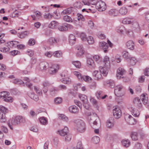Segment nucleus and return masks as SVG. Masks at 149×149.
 Segmentation results:
<instances>
[{
    "label": "nucleus",
    "mask_w": 149,
    "mask_h": 149,
    "mask_svg": "<svg viewBox=\"0 0 149 149\" xmlns=\"http://www.w3.org/2000/svg\"><path fill=\"white\" fill-rule=\"evenodd\" d=\"M19 12H17L16 11L13 12L10 15V16L12 17H17L19 15Z\"/></svg>",
    "instance_id": "0e129e2a"
},
{
    "label": "nucleus",
    "mask_w": 149,
    "mask_h": 149,
    "mask_svg": "<svg viewBox=\"0 0 149 149\" xmlns=\"http://www.w3.org/2000/svg\"><path fill=\"white\" fill-rule=\"evenodd\" d=\"M97 118L96 116H94L93 115H91L89 120L90 123V124L92 123L94 125H97Z\"/></svg>",
    "instance_id": "6ab92c4d"
},
{
    "label": "nucleus",
    "mask_w": 149,
    "mask_h": 149,
    "mask_svg": "<svg viewBox=\"0 0 149 149\" xmlns=\"http://www.w3.org/2000/svg\"><path fill=\"white\" fill-rule=\"evenodd\" d=\"M19 44V42L17 41H12L8 42V46L11 48L16 47L17 45Z\"/></svg>",
    "instance_id": "a878e982"
},
{
    "label": "nucleus",
    "mask_w": 149,
    "mask_h": 149,
    "mask_svg": "<svg viewBox=\"0 0 149 149\" xmlns=\"http://www.w3.org/2000/svg\"><path fill=\"white\" fill-rule=\"evenodd\" d=\"M59 41V39L57 38H54L52 37L49 39V42L51 45L55 44L58 43Z\"/></svg>",
    "instance_id": "bb28decb"
},
{
    "label": "nucleus",
    "mask_w": 149,
    "mask_h": 149,
    "mask_svg": "<svg viewBox=\"0 0 149 149\" xmlns=\"http://www.w3.org/2000/svg\"><path fill=\"white\" fill-rule=\"evenodd\" d=\"M100 141V139L98 136H94L92 139V142L95 144L98 143Z\"/></svg>",
    "instance_id": "09e8293b"
},
{
    "label": "nucleus",
    "mask_w": 149,
    "mask_h": 149,
    "mask_svg": "<svg viewBox=\"0 0 149 149\" xmlns=\"http://www.w3.org/2000/svg\"><path fill=\"white\" fill-rule=\"evenodd\" d=\"M75 126L77 130L81 133L84 132L86 129V126L84 122L81 120L77 119L74 120Z\"/></svg>",
    "instance_id": "7ed1b4c3"
},
{
    "label": "nucleus",
    "mask_w": 149,
    "mask_h": 149,
    "mask_svg": "<svg viewBox=\"0 0 149 149\" xmlns=\"http://www.w3.org/2000/svg\"><path fill=\"white\" fill-rule=\"evenodd\" d=\"M103 92L102 91H97L96 93V96L98 99H101V96L102 95Z\"/></svg>",
    "instance_id": "bf43d9fd"
},
{
    "label": "nucleus",
    "mask_w": 149,
    "mask_h": 149,
    "mask_svg": "<svg viewBox=\"0 0 149 149\" xmlns=\"http://www.w3.org/2000/svg\"><path fill=\"white\" fill-rule=\"evenodd\" d=\"M87 63L88 66L91 69L95 68V65L93 61L91 58H88L87 60Z\"/></svg>",
    "instance_id": "412c9836"
},
{
    "label": "nucleus",
    "mask_w": 149,
    "mask_h": 149,
    "mask_svg": "<svg viewBox=\"0 0 149 149\" xmlns=\"http://www.w3.org/2000/svg\"><path fill=\"white\" fill-rule=\"evenodd\" d=\"M127 61L130 63V65H135L137 62V60L134 57H130L127 60Z\"/></svg>",
    "instance_id": "c756f323"
},
{
    "label": "nucleus",
    "mask_w": 149,
    "mask_h": 149,
    "mask_svg": "<svg viewBox=\"0 0 149 149\" xmlns=\"http://www.w3.org/2000/svg\"><path fill=\"white\" fill-rule=\"evenodd\" d=\"M95 7L100 11H105L107 8L106 4L102 1L98 2L95 6Z\"/></svg>",
    "instance_id": "39448f33"
},
{
    "label": "nucleus",
    "mask_w": 149,
    "mask_h": 149,
    "mask_svg": "<svg viewBox=\"0 0 149 149\" xmlns=\"http://www.w3.org/2000/svg\"><path fill=\"white\" fill-rule=\"evenodd\" d=\"M132 28L134 30L136 31L137 32H139L140 30V28L138 23L137 22H135L132 23Z\"/></svg>",
    "instance_id": "f8f14e48"
},
{
    "label": "nucleus",
    "mask_w": 149,
    "mask_h": 149,
    "mask_svg": "<svg viewBox=\"0 0 149 149\" xmlns=\"http://www.w3.org/2000/svg\"><path fill=\"white\" fill-rule=\"evenodd\" d=\"M54 101L56 104H59L62 102V99L61 97H57L54 99Z\"/></svg>",
    "instance_id": "5fc2aeb1"
},
{
    "label": "nucleus",
    "mask_w": 149,
    "mask_h": 149,
    "mask_svg": "<svg viewBox=\"0 0 149 149\" xmlns=\"http://www.w3.org/2000/svg\"><path fill=\"white\" fill-rule=\"evenodd\" d=\"M6 121L5 114L4 113H0V122L4 123Z\"/></svg>",
    "instance_id": "f704fd0d"
},
{
    "label": "nucleus",
    "mask_w": 149,
    "mask_h": 149,
    "mask_svg": "<svg viewBox=\"0 0 149 149\" xmlns=\"http://www.w3.org/2000/svg\"><path fill=\"white\" fill-rule=\"evenodd\" d=\"M69 111L72 113H75L79 112V109L78 107L75 105L71 106L69 108Z\"/></svg>",
    "instance_id": "5701e85b"
},
{
    "label": "nucleus",
    "mask_w": 149,
    "mask_h": 149,
    "mask_svg": "<svg viewBox=\"0 0 149 149\" xmlns=\"http://www.w3.org/2000/svg\"><path fill=\"white\" fill-rule=\"evenodd\" d=\"M89 2L88 1L87 2L86 1H83L82 2L85 5H89L90 3L93 5H95L97 4L98 1V0H89Z\"/></svg>",
    "instance_id": "4be33fe9"
},
{
    "label": "nucleus",
    "mask_w": 149,
    "mask_h": 149,
    "mask_svg": "<svg viewBox=\"0 0 149 149\" xmlns=\"http://www.w3.org/2000/svg\"><path fill=\"white\" fill-rule=\"evenodd\" d=\"M131 111L132 114L135 117H137L140 114L139 111L136 109H133Z\"/></svg>",
    "instance_id": "58836bf2"
},
{
    "label": "nucleus",
    "mask_w": 149,
    "mask_h": 149,
    "mask_svg": "<svg viewBox=\"0 0 149 149\" xmlns=\"http://www.w3.org/2000/svg\"><path fill=\"white\" fill-rule=\"evenodd\" d=\"M54 57L60 58L62 56V53L60 51H56L53 53Z\"/></svg>",
    "instance_id": "c03bdc74"
},
{
    "label": "nucleus",
    "mask_w": 149,
    "mask_h": 149,
    "mask_svg": "<svg viewBox=\"0 0 149 149\" xmlns=\"http://www.w3.org/2000/svg\"><path fill=\"white\" fill-rule=\"evenodd\" d=\"M122 143L123 145L125 147H129L130 144V141L128 139H123L122 141Z\"/></svg>",
    "instance_id": "72a5a7b5"
},
{
    "label": "nucleus",
    "mask_w": 149,
    "mask_h": 149,
    "mask_svg": "<svg viewBox=\"0 0 149 149\" xmlns=\"http://www.w3.org/2000/svg\"><path fill=\"white\" fill-rule=\"evenodd\" d=\"M64 136H65V141L66 142H68L71 140V139L72 136L70 134L68 133L67 134H66V135Z\"/></svg>",
    "instance_id": "603ef678"
},
{
    "label": "nucleus",
    "mask_w": 149,
    "mask_h": 149,
    "mask_svg": "<svg viewBox=\"0 0 149 149\" xmlns=\"http://www.w3.org/2000/svg\"><path fill=\"white\" fill-rule=\"evenodd\" d=\"M125 90L124 87L121 85H118L115 87L114 93L118 97H121L123 95V92Z\"/></svg>",
    "instance_id": "20e7f679"
},
{
    "label": "nucleus",
    "mask_w": 149,
    "mask_h": 149,
    "mask_svg": "<svg viewBox=\"0 0 149 149\" xmlns=\"http://www.w3.org/2000/svg\"><path fill=\"white\" fill-rule=\"evenodd\" d=\"M63 19L65 21L68 22H72V18L69 16L65 15L63 17Z\"/></svg>",
    "instance_id": "a18cd8bd"
},
{
    "label": "nucleus",
    "mask_w": 149,
    "mask_h": 149,
    "mask_svg": "<svg viewBox=\"0 0 149 149\" xmlns=\"http://www.w3.org/2000/svg\"><path fill=\"white\" fill-rule=\"evenodd\" d=\"M29 34V32L28 31H25L22 32L17 33V36L18 37L21 39L24 38L28 36Z\"/></svg>",
    "instance_id": "dca6fc26"
},
{
    "label": "nucleus",
    "mask_w": 149,
    "mask_h": 149,
    "mask_svg": "<svg viewBox=\"0 0 149 149\" xmlns=\"http://www.w3.org/2000/svg\"><path fill=\"white\" fill-rule=\"evenodd\" d=\"M36 43L35 40L33 38L30 39L28 41V45L30 46L34 45Z\"/></svg>",
    "instance_id": "13d9d810"
},
{
    "label": "nucleus",
    "mask_w": 149,
    "mask_h": 149,
    "mask_svg": "<svg viewBox=\"0 0 149 149\" xmlns=\"http://www.w3.org/2000/svg\"><path fill=\"white\" fill-rule=\"evenodd\" d=\"M91 78L88 76L82 75L81 76V78L80 80L81 81L84 80L86 81H89V80H91Z\"/></svg>",
    "instance_id": "8fccbe9b"
},
{
    "label": "nucleus",
    "mask_w": 149,
    "mask_h": 149,
    "mask_svg": "<svg viewBox=\"0 0 149 149\" xmlns=\"http://www.w3.org/2000/svg\"><path fill=\"white\" fill-rule=\"evenodd\" d=\"M12 82L14 84H24V82L22 80L17 79L13 80Z\"/></svg>",
    "instance_id": "37998d69"
},
{
    "label": "nucleus",
    "mask_w": 149,
    "mask_h": 149,
    "mask_svg": "<svg viewBox=\"0 0 149 149\" xmlns=\"http://www.w3.org/2000/svg\"><path fill=\"white\" fill-rule=\"evenodd\" d=\"M72 64L77 68H79L81 66V63L79 61H76L72 62Z\"/></svg>",
    "instance_id": "052dcab7"
},
{
    "label": "nucleus",
    "mask_w": 149,
    "mask_h": 149,
    "mask_svg": "<svg viewBox=\"0 0 149 149\" xmlns=\"http://www.w3.org/2000/svg\"><path fill=\"white\" fill-rule=\"evenodd\" d=\"M58 29L60 31L64 32L67 31V27L65 25V23L60 25L58 26Z\"/></svg>",
    "instance_id": "393cba45"
},
{
    "label": "nucleus",
    "mask_w": 149,
    "mask_h": 149,
    "mask_svg": "<svg viewBox=\"0 0 149 149\" xmlns=\"http://www.w3.org/2000/svg\"><path fill=\"white\" fill-rule=\"evenodd\" d=\"M83 147L81 141H79L77 144L76 148L73 147V149H83Z\"/></svg>",
    "instance_id": "49530a36"
},
{
    "label": "nucleus",
    "mask_w": 149,
    "mask_h": 149,
    "mask_svg": "<svg viewBox=\"0 0 149 149\" xmlns=\"http://www.w3.org/2000/svg\"><path fill=\"white\" fill-rule=\"evenodd\" d=\"M103 62L104 65V66L103 67H106L108 70L110 68V63L109 58L107 56H106L105 57L104 59Z\"/></svg>",
    "instance_id": "4468645a"
},
{
    "label": "nucleus",
    "mask_w": 149,
    "mask_h": 149,
    "mask_svg": "<svg viewBox=\"0 0 149 149\" xmlns=\"http://www.w3.org/2000/svg\"><path fill=\"white\" fill-rule=\"evenodd\" d=\"M126 45L127 48L128 49L133 50L134 49V42L132 40H130L127 42L126 43Z\"/></svg>",
    "instance_id": "f3484780"
},
{
    "label": "nucleus",
    "mask_w": 149,
    "mask_h": 149,
    "mask_svg": "<svg viewBox=\"0 0 149 149\" xmlns=\"http://www.w3.org/2000/svg\"><path fill=\"white\" fill-rule=\"evenodd\" d=\"M127 12V9L125 7L121 8L119 10V13L121 15H125Z\"/></svg>",
    "instance_id": "473e14b6"
},
{
    "label": "nucleus",
    "mask_w": 149,
    "mask_h": 149,
    "mask_svg": "<svg viewBox=\"0 0 149 149\" xmlns=\"http://www.w3.org/2000/svg\"><path fill=\"white\" fill-rule=\"evenodd\" d=\"M61 82L65 84H69L71 82L70 79L69 78H63L61 79Z\"/></svg>",
    "instance_id": "a19ab883"
},
{
    "label": "nucleus",
    "mask_w": 149,
    "mask_h": 149,
    "mask_svg": "<svg viewBox=\"0 0 149 149\" xmlns=\"http://www.w3.org/2000/svg\"><path fill=\"white\" fill-rule=\"evenodd\" d=\"M108 73V70L106 67L100 68L99 70H95L93 73V76L95 79L99 80L102 78V74L104 76H106Z\"/></svg>",
    "instance_id": "f257e3e1"
},
{
    "label": "nucleus",
    "mask_w": 149,
    "mask_h": 149,
    "mask_svg": "<svg viewBox=\"0 0 149 149\" xmlns=\"http://www.w3.org/2000/svg\"><path fill=\"white\" fill-rule=\"evenodd\" d=\"M83 105L84 107L86 109L90 110L91 109L89 104L87 102H84L83 103Z\"/></svg>",
    "instance_id": "338daca9"
},
{
    "label": "nucleus",
    "mask_w": 149,
    "mask_h": 149,
    "mask_svg": "<svg viewBox=\"0 0 149 149\" xmlns=\"http://www.w3.org/2000/svg\"><path fill=\"white\" fill-rule=\"evenodd\" d=\"M59 119L64 121L67 122L68 119V118L64 114H61L59 115Z\"/></svg>",
    "instance_id": "ea45409f"
},
{
    "label": "nucleus",
    "mask_w": 149,
    "mask_h": 149,
    "mask_svg": "<svg viewBox=\"0 0 149 149\" xmlns=\"http://www.w3.org/2000/svg\"><path fill=\"white\" fill-rule=\"evenodd\" d=\"M71 8H68L63 10L61 13V14L63 15H68L71 13Z\"/></svg>",
    "instance_id": "e433bc0d"
},
{
    "label": "nucleus",
    "mask_w": 149,
    "mask_h": 149,
    "mask_svg": "<svg viewBox=\"0 0 149 149\" xmlns=\"http://www.w3.org/2000/svg\"><path fill=\"white\" fill-rule=\"evenodd\" d=\"M39 120L40 123L44 125H46L48 124V121L47 118L44 117H42L39 119Z\"/></svg>",
    "instance_id": "7c9ffc66"
},
{
    "label": "nucleus",
    "mask_w": 149,
    "mask_h": 149,
    "mask_svg": "<svg viewBox=\"0 0 149 149\" xmlns=\"http://www.w3.org/2000/svg\"><path fill=\"white\" fill-rule=\"evenodd\" d=\"M141 98L142 99V100L144 104H146L147 103L148 100L147 95L143 94L141 96Z\"/></svg>",
    "instance_id": "4c0bfd02"
},
{
    "label": "nucleus",
    "mask_w": 149,
    "mask_h": 149,
    "mask_svg": "<svg viewBox=\"0 0 149 149\" xmlns=\"http://www.w3.org/2000/svg\"><path fill=\"white\" fill-rule=\"evenodd\" d=\"M123 56L125 59H127V61L130 57L129 53L126 51H124L123 52Z\"/></svg>",
    "instance_id": "de8ad7c7"
},
{
    "label": "nucleus",
    "mask_w": 149,
    "mask_h": 149,
    "mask_svg": "<svg viewBox=\"0 0 149 149\" xmlns=\"http://www.w3.org/2000/svg\"><path fill=\"white\" fill-rule=\"evenodd\" d=\"M48 64L45 62H41L39 65V68L40 70H46L48 66Z\"/></svg>",
    "instance_id": "2eb2a0df"
},
{
    "label": "nucleus",
    "mask_w": 149,
    "mask_h": 149,
    "mask_svg": "<svg viewBox=\"0 0 149 149\" xmlns=\"http://www.w3.org/2000/svg\"><path fill=\"white\" fill-rule=\"evenodd\" d=\"M118 10L116 9H111L108 11L109 14L111 16H116L118 14Z\"/></svg>",
    "instance_id": "c85d7f7f"
},
{
    "label": "nucleus",
    "mask_w": 149,
    "mask_h": 149,
    "mask_svg": "<svg viewBox=\"0 0 149 149\" xmlns=\"http://www.w3.org/2000/svg\"><path fill=\"white\" fill-rule=\"evenodd\" d=\"M125 72V70L121 68H119L117 70L116 76L118 79L123 78V75Z\"/></svg>",
    "instance_id": "6e6552de"
},
{
    "label": "nucleus",
    "mask_w": 149,
    "mask_h": 149,
    "mask_svg": "<svg viewBox=\"0 0 149 149\" xmlns=\"http://www.w3.org/2000/svg\"><path fill=\"white\" fill-rule=\"evenodd\" d=\"M77 48L78 50L77 55L78 56H81L84 53V51L82 45H79L77 47Z\"/></svg>",
    "instance_id": "aec40b11"
},
{
    "label": "nucleus",
    "mask_w": 149,
    "mask_h": 149,
    "mask_svg": "<svg viewBox=\"0 0 149 149\" xmlns=\"http://www.w3.org/2000/svg\"><path fill=\"white\" fill-rule=\"evenodd\" d=\"M131 136L132 140L134 141H136L138 140L137 133L136 132H132Z\"/></svg>",
    "instance_id": "79ce46f5"
},
{
    "label": "nucleus",
    "mask_w": 149,
    "mask_h": 149,
    "mask_svg": "<svg viewBox=\"0 0 149 149\" xmlns=\"http://www.w3.org/2000/svg\"><path fill=\"white\" fill-rule=\"evenodd\" d=\"M133 102L134 105L139 108H140L142 107V104L139 98L137 97L135 98Z\"/></svg>",
    "instance_id": "9b49d317"
},
{
    "label": "nucleus",
    "mask_w": 149,
    "mask_h": 149,
    "mask_svg": "<svg viewBox=\"0 0 149 149\" xmlns=\"http://www.w3.org/2000/svg\"><path fill=\"white\" fill-rule=\"evenodd\" d=\"M105 85L111 88H114L115 86V84L114 81L112 80H110L107 81L105 83Z\"/></svg>",
    "instance_id": "b1692460"
},
{
    "label": "nucleus",
    "mask_w": 149,
    "mask_h": 149,
    "mask_svg": "<svg viewBox=\"0 0 149 149\" xmlns=\"http://www.w3.org/2000/svg\"><path fill=\"white\" fill-rule=\"evenodd\" d=\"M89 44H93L94 42L93 37L92 36H89L87 38L86 40Z\"/></svg>",
    "instance_id": "4d7b16f0"
},
{
    "label": "nucleus",
    "mask_w": 149,
    "mask_h": 149,
    "mask_svg": "<svg viewBox=\"0 0 149 149\" xmlns=\"http://www.w3.org/2000/svg\"><path fill=\"white\" fill-rule=\"evenodd\" d=\"M74 6L78 8H80L82 6L83 4L80 2H76L74 3Z\"/></svg>",
    "instance_id": "3c124183"
},
{
    "label": "nucleus",
    "mask_w": 149,
    "mask_h": 149,
    "mask_svg": "<svg viewBox=\"0 0 149 149\" xmlns=\"http://www.w3.org/2000/svg\"><path fill=\"white\" fill-rule=\"evenodd\" d=\"M34 89L37 93L39 94V95H42V93L41 89L38 88L36 86H34Z\"/></svg>",
    "instance_id": "e2e57ef3"
},
{
    "label": "nucleus",
    "mask_w": 149,
    "mask_h": 149,
    "mask_svg": "<svg viewBox=\"0 0 149 149\" xmlns=\"http://www.w3.org/2000/svg\"><path fill=\"white\" fill-rule=\"evenodd\" d=\"M3 100L4 101L8 102H12L13 101L12 98V97H8L7 96L6 97H5V98L3 99Z\"/></svg>",
    "instance_id": "69168bd1"
},
{
    "label": "nucleus",
    "mask_w": 149,
    "mask_h": 149,
    "mask_svg": "<svg viewBox=\"0 0 149 149\" xmlns=\"http://www.w3.org/2000/svg\"><path fill=\"white\" fill-rule=\"evenodd\" d=\"M56 22L54 21H52L49 25V27L51 29H54L56 25Z\"/></svg>",
    "instance_id": "6e6d98bb"
},
{
    "label": "nucleus",
    "mask_w": 149,
    "mask_h": 149,
    "mask_svg": "<svg viewBox=\"0 0 149 149\" xmlns=\"http://www.w3.org/2000/svg\"><path fill=\"white\" fill-rule=\"evenodd\" d=\"M79 97L81 100L82 101L83 103L84 102H87V97L85 95L80 94L79 95Z\"/></svg>",
    "instance_id": "c9c22d12"
},
{
    "label": "nucleus",
    "mask_w": 149,
    "mask_h": 149,
    "mask_svg": "<svg viewBox=\"0 0 149 149\" xmlns=\"http://www.w3.org/2000/svg\"><path fill=\"white\" fill-rule=\"evenodd\" d=\"M113 118L112 117H110L107 120L106 124L107 127L109 128H111L114 125Z\"/></svg>",
    "instance_id": "9d476101"
},
{
    "label": "nucleus",
    "mask_w": 149,
    "mask_h": 149,
    "mask_svg": "<svg viewBox=\"0 0 149 149\" xmlns=\"http://www.w3.org/2000/svg\"><path fill=\"white\" fill-rule=\"evenodd\" d=\"M51 85V84L47 80H45L42 83V86L43 87L48 88Z\"/></svg>",
    "instance_id": "864d4df0"
},
{
    "label": "nucleus",
    "mask_w": 149,
    "mask_h": 149,
    "mask_svg": "<svg viewBox=\"0 0 149 149\" xmlns=\"http://www.w3.org/2000/svg\"><path fill=\"white\" fill-rule=\"evenodd\" d=\"M58 70L56 65H54L49 67V72L50 74H53L55 73Z\"/></svg>",
    "instance_id": "1a4fd4ad"
},
{
    "label": "nucleus",
    "mask_w": 149,
    "mask_h": 149,
    "mask_svg": "<svg viewBox=\"0 0 149 149\" xmlns=\"http://www.w3.org/2000/svg\"><path fill=\"white\" fill-rule=\"evenodd\" d=\"M10 49L9 47H3L1 49V51L4 52H6L9 51Z\"/></svg>",
    "instance_id": "774afa93"
},
{
    "label": "nucleus",
    "mask_w": 149,
    "mask_h": 149,
    "mask_svg": "<svg viewBox=\"0 0 149 149\" xmlns=\"http://www.w3.org/2000/svg\"><path fill=\"white\" fill-rule=\"evenodd\" d=\"M100 46L103 50L104 52L106 53L107 52V49L108 48V45L106 42H102L100 43Z\"/></svg>",
    "instance_id": "ddd939ff"
},
{
    "label": "nucleus",
    "mask_w": 149,
    "mask_h": 149,
    "mask_svg": "<svg viewBox=\"0 0 149 149\" xmlns=\"http://www.w3.org/2000/svg\"><path fill=\"white\" fill-rule=\"evenodd\" d=\"M113 115L114 117L118 119L122 116V112L120 108L118 107H116L113 110Z\"/></svg>",
    "instance_id": "423d86ee"
},
{
    "label": "nucleus",
    "mask_w": 149,
    "mask_h": 149,
    "mask_svg": "<svg viewBox=\"0 0 149 149\" xmlns=\"http://www.w3.org/2000/svg\"><path fill=\"white\" fill-rule=\"evenodd\" d=\"M125 119L127 123L130 125H134L136 123V120L130 115H126Z\"/></svg>",
    "instance_id": "0eeeda50"
},
{
    "label": "nucleus",
    "mask_w": 149,
    "mask_h": 149,
    "mask_svg": "<svg viewBox=\"0 0 149 149\" xmlns=\"http://www.w3.org/2000/svg\"><path fill=\"white\" fill-rule=\"evenodd\" d=\"M76 41V38L75 36L73 34H70L69 37V42L70 43L73 45L75 43Z\"/></svg>",
    "instance_id": "cd10ccee"
},
{
    "label": "nucleus",
    "mask_w": 149,
    "mask_h": 149,
    "mask_svg": "<svg viewBox=\"0 0 149 149\" xmlns=\"http://www.w3.org/2000/svg\"><path fill=\"white\" fill-rule=\"evenodd\" d=\"M58 134L62 136H64L68 133V128L67 127H65L64 128L61 130L58 131Z\"/></svg>",
    "instance_id": "a211bd4d"
},
{
    "label": "nucleus",
    "mask_w": 149,
    "mask_h": 149,
    "mask_svg": "<svg viewBox=\"0 0 149 149\" xmlns=\"http://www.w3.org/2000/svg\"><path fill=\"white\" fill-rule=\"evenodd\" d=\"M29 96L32 99L37 101L38 100V96L34 93H29Z\"/></svg>",
    "instance_id": "2f4dec72"
},
{
    "label": "nucleus",
    "mask_w": 149,
    "mask_h": 149,
    "mask_svg": "<svg viewBox=\"0 0 149 149\" xmlns=\"http://www.w3.org/2000/svg\"><path fill=\"white\" fill-rule=\"evenodd\" d=\"M8 109L2 106H0V111L1 112V113H4L8 112Z\"/></svg>",
    "instance_id": "680f3d73"
},
{
    "label": "nucleus",
    "mask_w": 149,
    "mask_h": 149,
    "mask_svg": "<svg viewBox=\"0 0 149 149\" xmlns=\"http://www.w3.org/2000/svg\"><path fill=\"white\" fill-rule=\"evenodd\" d=\"M26 121L25 118L22 116H17L14 119L11 121V124L10 122L8 123V125L10 128L13 130V125H16L20 123H24Z\"/></svg>",
    "instance_id": "f03ea898"
}]
</instances>
